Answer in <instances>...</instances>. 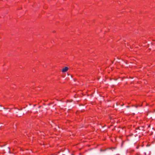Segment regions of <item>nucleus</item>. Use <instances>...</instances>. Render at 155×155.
<instances>
[{
  "instance_id": "f257e3e1",
  "label": "nucleus",
  "mask_w": 155,
  "mask_h": 155,
  "mask_svg": "<svg viewBox=\"0 0 155 155\" xmlns=\"http://www.w3.org/2000/svg\"><path fill=\"white\" fill-rule=\"evenodd\" d=\"M68 69V68L67 67H65L62 69V72H65L67 71Z\"/></svg>"
}]
</instances>
